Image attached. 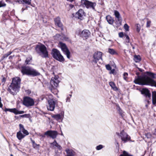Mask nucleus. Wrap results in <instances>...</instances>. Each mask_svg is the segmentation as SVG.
<instances>
[{
  "instance_id": "nucleus-17",
  "label": "nucleus",
  "mask_w": 156,
  "mask_h": 156,
  "mask_svg": "<svg viewBox=\"0 0 156 156\" xmlns=\"http://www.w3.org/2000/svg\"><path fill=\"white\" fill-rule=\"evenodd\" d=\"M67 155L66 156H74L75 155V152L72 149L67 148L65 150Z\"/></svg>"
},
{
  "instance_id": "nucleus-30",
  "label": "nucleus",
  "mask_w": 156,
  "mask_h": 156,
  "mask_svg": "<svg viewBox=\"0 0 156 156\" xmlns=\"http://www.w3.org/2000/svg\"><path fill=\"white\" fill-rule=\"evenodd\" d=\"M14 2H18L19 4H27V3L25 2V0H13Z\"/></svg>"
},
{
  "instance_id": "nucleus-45",
  "label": "nucleus",
  "mask_w": 156,
  "mask_h": 156,
  "mask_svg": "<svg viewBox=\"0 0 156 156\" xmlns=\"http://www.w3.org/2000/svg\"><path fill=\"white\" fill-rule=\"evenodd\" d=\"M119 37H122L123 36V34L122 32H120L119 33Z\"/></svg>"
},
{
  "instance_id": "nucleus-44",
  "label": "nucleus",
  "mask_w": 156,
  "mask_h": 156,
  "mask_svg": "<svg viewBox=\"0 0 156 156\" xmlns=\"http://www.w3.org/2000/svg\"><path fill=\"white\" fill-rule=\"evenodd\" d=\"M31 0H25V2L27 3V4L30 5L31 3Z\"/></svg>"
},
{
  "instance_id": "nucleus-22",
  "label": "nucleus",
  "mask_w": 156,
  "mask_h": 156,
  "mask_svg": "<svg viewBox=\"0 0 156 156\" xmlns=\"http://www.w3.org/2000/svg\"><path fill=\"white\" fill-rule=\"evenodd\" d=\"M152 103L154 105L156 103V92L154 91L152 93Z\"/></svg>"
},
{
  "instance_id": "nucleus-52",
  "label": "nucleus",
  "mask_w": 156,
  "mask_h": 156,
  "mask_svg": "<svg viewBox=\"0 0 156 156\" xmlns=\"http://www.w3.org/2000/svg\"><path fill=\"white\" fill-rule=\"evenodd\" d=\"M150 133H147V135H146V136H150Z\"/></svg>"
},
{
  "instance_id": "nucleus-38",
  "label": "nucleus",
  "mask_w": 156,
  "mask_h": 156,
  "mask_svg": "<svg viewBox=\"0 0 156 156\" xmlns=\"http://www.w3.org/2000/svg\"><path fill=\"white\" fill-rule=\"evenodd\" d=\"M103 147V146L102 145H99L98 146H97L96 147V149L97 150H99L102 148Z\"/></svg>"
},
{
  "instance_id": "nucleus-15",
  "label": "nucleus",
  "mask_w": 156,
  "mask_h": 156,
  "mask_svg": "<svg viewBox=\"0 0 156 156\" xmlns=\"http://www.w3.org/2000/svg\"><path fill=\"white\" fill-rule=\"evenodd\" d=\"M55 24L58 27L61 28L62 30H63V26L62 25L59 17H57L54 19Z\"/></svg>"
},
{
  "instance_id": "nucleus-13",
  "label": "nucleus",
  "mask_w": 156,
  "mask_h": 156,
  "mask_svg": "<svg viewBox=\"0 0 156 156\" xmlns=\"http://www.w3.org/2000/svg\"><path fill=\"white\" fill-rule=\"evenodd\" d=\"M4 111L5 112L9 111L10 112L13 113L15 114H22L24 113L23 111H19L15 108H5L4 109Z\"/></svg>"
},
{
  "instance_id": "nucleus-1",
  "label": "nucleus",
  "mask_w": 156,
  "mask_h": 156,
  "mask_svg": "<svg viewBox=\"0 0 156 156\" xmlns=\"http://www.w3.org/2000/svg\"><path fill=\"white\" fill-rule=\"evenodd\" d=\"M147 73L148 76H138L135 79L134 82L140 85H149L156 87V81L150 77L154 78V74L149 72H147Z\"/></svg>"
},
{
  "instance_id": "nucleus-32",
  "label": "nucleus",
  "mask_w": 156,
  "mask_h": 156,
  "mask_svg": "<svg viewBox=\"0 0 156 156\" xmlns=\"http://www.w3.org/2000/svg\"><path fill=\"white\" fill-rule=\"evenodd\" d=\"M136 30L137 32H139L140 30V26L139 24H136Z\"/></svg>"
},
{
  "instance_id": "nucleus-61",
  "label": "nucleus",
  "mask_w": 156,
  "mask_h": 156,
  "mask_svg": "<svg viewBox=\"0 0 156 156\" xmlns=\"http://www.w3.org/2000/svg\"><path fill=\"white\" fill-rule=\"evenodd\" d=\"M61 135L62 136H63V135L62 133V134Z\"/></svg>"
},
{
  "instance_id": "nucleus-18",
  "label": "nucleus",
  "mask_w": 156,
  "mask_h": 156,
  "mask_svg": "<svg viewBox=\"0 0 156 156\" xmlns=\"http://www.w3.org/2000/svg\"><path fill=\"white\" fill-rule=\"evenodd\" d=\"M141 93L144 94L146 97H148V98H150L151 97V94L147 89H143L141 90Z\"/></svg>"
},
{
  "instance_id": "nucleus-21",
  "label": "nucleus",
  "mask_w": 156,
  "mask_h": 156,
  "mask_svg": "<svg viewBox=\"0 0 156 156\" xmlns=\"http://www.w3.org/2000/svg\"><path fill=\"white\" fill-rule=\"evenodd\" d=\"M106 19L108 23L110 24H112L113 22V20L109 15H108L106 17Z\"/></svg>"
},
{
  "instance_id": "nucleus-43",
  "label": "nucleus",
  "mask_w": 156,
  "mask_h": 156,
  "mask_svg": "<svg viewBox=\"0 0 156 156\" xmlns=\"http://www.w3.org/2000/svg\"><path fill=\"white\" fill-rule=\"evenodd\" d=\"M31 59V58H27L25 61V62L27 64H28Z\"/></svg>"
},
{
  "instance_id": "nucleus-14",
  "label": "nucleus",
  "mask_w": 156,
  "mask_h": 156,
  "mask_svg": "<svg viewBox=\"0 0 156 156\" xmlns=\"http://www.w3.org/2000/svg\"><path fill=\"white\" fill-rule=\"evenodd\" d=\"M90 33L89 30H83L81 33V36L87 39L90 35Z\"/></svg>"
},
{
  "instance_id": "nucleus-24",
  "label": "nucleus",
  "mask_w": 156,
  "mask_h": 156,
  "mask_svg": "<svg viewBox=\"0 0 156 156\" xmlns=\"http://www.w3.org/2000/svg\"><path fill=\"white\" fill-rule=\"evenodd\" d=\"M30 140L32 143V146L34 148H39L40 146V145L36 144L35 142V141L32 140L31 138H30Z\"/></svg>"
},
{
  "instance_id": "nucleus-42",
  "label": "nucleus",
  "mask_w": 156,
  "mask_h": 156,
  "mask_svg": "<svg viewBox=\"0 0 156 156\" xmlns=\"http://www.w3.org/2000/svg\"><path fill=\"white\" fill-rule=\"evenodd\" d=\"M51 144H52L53 145L56 147V146L58 144L57 143L55 140L52 143H51Z\"/></svg>"
},
{
  "instance_id": "nucleus-9",
  "label": "nucleus",
  "mask_w": 156,
  "mask_h": 156,
  "mask_svg": "<svg viewBox=\"0 0 156 156\" xmlns=\"http://www.w3.org/2000/svg\"><path fill=\"white\" fill-rule=\"evenodd\" d=\"M59 82L58 76H55L51 78L50 81V84L52 87L51 89V91L58 86Z\"/></svg>"
},
{
  "instance_id": "nucleus-56",
  "label": "nucleus",
  "mask_w": 156,
  "mask_h": 156,
  "mask_svg": "<svg viewBox=\"0 0 156 156\" xmlns=\"http://www.w3.org/2000/svg\"><path fill=\"white\" fill-rule=\"evenodd\" d=\"M155 134L156 135V129L155 130Z\"/></svg>"
},
{
  "instance_id": "nucleus-5",
  "label": "nucleus",
  "mask_w": 156,
  "mask_h": 156,
  "mask_svg": "<svg viewBox=\"0 0 156 156\" xmlns=\"http://www.w3.org/2000/svg\"><path fill=\"white\" fill-rule=\"evenodd\" d=\"M51 54L53 58L60 62H63L65 60L63 56L61 54L60 51L57 49H53Z\"/></svg>"
},
{
  "instance_id": "nucleus-62",
  "label": "nucleus",
  "mask_w": 156,
  "mask_h": 156,
  "mask_svg": "<svg viewBox=\"0 0 156 156\" xmlns=\"http://www.w3.org/2000/svg\"><path fill=\"white\" fill-rule=\"evenodd\" d=\"M9 55V54L8 55H7V56H8Z\"/></svg>"
},
{
  "instance_id": "nucleus-7",
  "label": "nucleus",
  "mask_w": 156,
  "mask_h": 156,
  "mask_svg": "<svg viewBox=\"0 0 156 156\" xmlns=\"http://www.w3.org/2000/svg\"><path fill=\"white\" fill-rule=\"evenodd\" d=\"M34 104V100L32 98L28 97H26L24 98L23 104L26 107L33 106Z\"/></svg>"
},
{
  "instance_id": "nucleus-31",
  "label": "nucleus",
  "mask_w": 156,
  "mask_h": 156,
  "mask_svg": "<svg viewBox=\"0 0 156 156\" xmlns=\"http://www.w3.org/2000/svg\"><path fill=\"white\" fill-rule=\"evenodd\" d=\"M52 117L57 120H58L61 119V115L59 114L54 115L52 116Z\"/></svg>"
},
{
  "instance_id": "nucleus-60",
  "label": "nucleus",
  "mask_w": 156,
  "mask_h": 156,
  "mask_svg": "<svg viewBox=\"0 0 156 156\" xmlns=\"http://www.w3.org/2000/svg\"><path fill=\"white\" fill-rule=\"evenodd\" d=\"M126 44L127 45H129V44Z\"/></svg>"
},
{
  "instance_id": "nucleus-27",
  "label": "nucleus",
  "mask_w": 156,
  "mask_h": 156,
  "mask_svg": "<svg viewBox=\"0 0 156 156\" xmlns=\"http://www.w3.org/2000/svg\"><path fill=\"white\" fill-rule=\"evenodd\" d=\"M119 156H133L132 154H130L126 151H123L122 154H121Z\"/></svg>"
},
{
  "instance_id": "nucleus-58",
  "label": "nucleus",
  "mask_w": 156,
  "mask_h": 156,
  "mask_svg": "<svg viewBox=\"0 0 156 156\" xmlns=\"http://www.w3.org/2000/svg\"><path fill=\"white\" fill-rule=\"evenodd\" d=\"M24 9H22V11H23L24 10Z\"/></svg>"
},
{
  "instance_id": "nucleus-59",
  "label": "nucleus",
  "mask_w": 156,
  "mask_h": 156,
  "mask_svg": "<svg viewBox=\"0 0 156 156\" xmlns=\"http://www.w3.org/2000/svg\"><path fill=\"white\" fill-rule=\"evenodd\" d=\"M117 145H119V143H118V142H117Z\"/></svg>"
},
{
  "instance_id": "nucleus-10",
  "label": "nucleus",
  "mask_w": 156,
  "mask_h": 156,
  "mask_svg": "<svg viewBox=\"0 0 156 156\" xmlns=\"http://www.w3.org/2000/svg\"><path fill=\"white\" fill-rule=\"evenodd\" d=\"M102 53L100 51L95 52L93 55L94 59L92 62L94 63H96L98 60L100 59L102 60Z\"/></svg>"
},
{
  "instance_id": "nucleus-49",
  "label": "nucleus",
  "mask_w": 156,
  "mask_h": 156,
  "mask_svg": "<svg viewBox=\"0 0 156 156\" xmlns=\"http://www.w3.org/2000/svg\"><path fill=\"white\" fill-rule=\"evenodd\" d=\"M2 82H5V78H3L2 80Z\"/></svg>"
},
{
  "instance_id": "nucleus-39",
  "label": "nucleus",
  "mask_w": 156,
  "mask_h": 156,
  "mask_svg": "<svg viewBox=\"0 0 156 156\" xmlns=\"http://www.w3.org/2000/svg\"><path fill=\"white\" fill-rule=\"evenodd\" d=\"M6 4L2 1L0 2V7L5 6Z\"/></svg>"
},
{
  "instance_id": "nucleus-29",
  "label": "nucleus",
  "mask_w": 156,
  "mask_h": 156,
  "mask_svg": "<svg viewBox=\"0 0 156 156\" xmlns=\"http://www.w3.org/2000/svg\"><path fill=\"white\" fill-rule=\"evenodd\" d=\"M134 60L136 62H139L140 60V56L139 55H135L134 56Z\"/></svg>"
},
{
  "instance_id": "nucleus-53",
  "label": "nucleus",
  "mask_w": 156,
  "mask_h": 156,
  "mask_svg": "<svg viewBox=\"0 0 156 156\" xmlns=\"http://www.w3.org/2000/svg\"><path fill=\"white\" fill-rule=\"evenodd\" d=\"M139 70H140V71L141 72H142V70L141 69H139Z\"/></svg>"
},
{
  "instance_id": "nucleus-20",
  "label": "nucleus",
  "mask_w": 156,
  "mask_h": 156,
  "mask_svg": "<svg viewBox=\"0 0 156 156\" xmlns=\"http://www.w3.org/2000/svg\"><path fill=\"white\" fill-rule=\"evenodd\" d=\"M19 126L20 127V131L18 132L17 133V136H24L22 133L21 132V131L22 130H23V129H24V128L23 126V125L21 124H20L19 125Z\"/></svg>"
},
{
  "instance_id": "nucleus-28",
  "label": "nucleus",
  "mask_w": 156,
  "mask_h": 156,
  "mask_svg": "<svg viewBox=\"0 0 156 156\" xmlns=\"http://www.w3.org/2000/svg\"><path fill=\"white\" fill-rule=\"evenodd\" d=\"M117 135L119 136H127L128 135L123 130H122L119 135V133H117Z\"/></svg>"
},
{
  "instance_id": "nucleus-41",
  "label": "nucleus",
  "mask_w": 156,
  "mask_h": 156,
  "mask_svg": "<svg viewBox=\"0 0 156 156\" xmlns=\"http://www.w3.org/2000/svg\"><path fill=\"white\" fill-rule=\"evenodd\" d=\"M106 68V69L108 70H110L111 69V67L108 64L106 65L105 66Z\"/></svg>"
},
{
  "instance_id": "nucleus-25",
  "label": "nucleus",
  "mask_w": 156,
  "mask_h": 156,
  "mask_svg": "<svg viewBox=\"0 0 156 156\" xmlns=\"http://www.w3.org/2000/svg\"><path fill=\"white\" fill-rule=\"evenodd\" d=\"M109 84L114 90L115 91L117 90L118 89L116 87L115 84L114 83L112 82H111L109 83Z\"/></svg>"
},
{
  "instance_id": "nucleus-2",
  "label": "nucleus",
  "mask_w": 156,
  "mask_h": 156,
  "mask_svg": "<svg viewBox=\"0 0 156 156\" xmlns=\"http://www.w3.org/2000/svg\"><path fill=\"white\" fill-rule=\"evenodd\" d=\"M21 80L19 77L12 79V82L9 87V91L13 95L16 94L20 87Z\"/></svg>"
},
{
  "instance_id": "nucleus-4",
  "label": "nucleus",
  "mask_w": 156,
  "mask_h": 156,
  "mask_svg": "<svg viewBox=\"0 0 156 156\" xmlns=\"http://www.w3.org/2000/svg\"><path fill=\"white\" fill-rule=\"evenodd\" d=\"M35 50L42 57H48V52L46 47L44 45H37L35 48Z\"/></svg>"
},
{
  "instance_id": "nucleus-11",
  "label": "nucleus",
  "mask_w": 156,
  "mask_h": 156,
  "mask_svg": "<svg viewBox=\"0 0 156 156\" xmlns=\"http://www.w3.org/2000/svg\"><path fill=\"white\" fill-rule=\"evenodd\" d=\"M85 16V13L81 9H80L75 14L76 17L81 20L83 19Z\"/></svg>"
},
{
  "instance_id": "nucleus-48",
  "label": "nucleus",
  "mask_w": 156,
  "mask_h": 156,
  "mask_svg": "<svg viewBox=\"0 0 156 156\" xmlns=\"http://www.w3.org/2000/svg\"><path fill=\"white\" fill-rule=\"evenodd\" d=\"M1 98L0 97V108H2L3 106V105L1 102Z\"/></svg>"
},
{
  "instance_id": "nucleus-36",
  "label": "nucleus",
  "mask_w": 156,
  "mask_h": 156,
  "mask_svg": "<svg viewBox=\"0 0 156 156\" xmlns=\"http://www.w3.org/2000/svg\"><path fill=\"white\" fill-rule=\"evenodd\" d=\"M151 23V21L147 19L146 24V27H149L150 26Z\"/></svg>"
},
{
  "instance_id": "nucleus-40",
  "label": "nucleus",
  "mask_w": 156,
  "mask_h": 156,
  "mask_svg": "<svg viewBox=\"0 0 156 156\" xmlns=\"http://www.w3.org/2000/svg\"><path fill=\"white\" fill-rule=\"evenodd\" d=\"M72 95L69 94V96H68L66 99V102H70V98L71 97Z\"/></svg>"
},
{
  "instance_id": "nucleus-16",
  "label": "nucleus",
  "mask_w": 156,
  "mask_h": 156,
  "mask_svg": "<svg viewBox=\"0 0 156 156\" xmlns=\"http://www.w3.org/2000/svg\"><path fill=\"white\" fill-rule=\"evenodd\" d=\"M45 135H48L49 136H56L58 135L57 132L55 131H48L45 133Z\"/></svg>"
},
{
  "instance_id": "nucleus-47",
  "label": "nucleus",
  "mask_w": 156,
  "mask_h": 156,
  "mask_svg": "<svg viewBox=\"0 0 156 156\" xmlns=\"http://www.w3.org/2000/svg\"><path fill=\"white\" fill-rule=\"evenodd\" d=\"M111 70V71L110 72V74H111V73L113 74L114 73L115 71V70L114 69H111V70Z\"/></svg>"
},
{
  "instance_id": "nucleus-55",
  "label": "nucleus",
  "mask_w": 156,
  "mask_h": 156,
  "mask_svg": "<svg viewBox=\"0 0 156 156\" xmlns=\"http://www.w3.org/2000/svg\"><path fill=\"white\" fill-rule=\"evenodd\" d=\"M24 115H21V117H24Z\"/></svg>"
},
{
  "instance_id": "nucleus-50",
  "label": "nucleus",
  "mask_w": 156,
  "mask_h": 156,
  "mask_svg": "<svg viewBox=\"0 0 156 156\" xmlns=\"http://www.w3.org/2000/svg\"><path fill=\"white\" fill-rule=\"evenodd\" d=\"M17 138H18V139L20 140H21L22 139H23L24 137H17Z\"/></svg>"
},
{
  "instance_id": "nucleus-57",
  "label": "nucleus",
  "mask_w": 156,
  "mask_h": 156,
  "mask_svg": "<svg viewBox=\"0 0 156 156\" xmlns=\"http://www.w3.org/2000/svg\"><path fill=\"white\" fill-rule=\"evenodd\" d=\"M10 156H13V155L12 154H10Z\"/></svg>"
},
{
  "instance_id": "nucleus-23",
  "label": "nucleus",
  "mask_w": 156,
  "mask_h": 156,
  "mask_svg": "<svg viewBox=\"0 0 156 156\" xmlns=\"http://www.w3.org/2000/svg\"><path fill=\"white\" fill-rule=\"evenodd\" d=\"M122 141L126 143L128 141L133 142L134 141H132L130 140V137H121Z\"/></svg>"
},
{
  "instance_id": "nucleus-35",
  "label": "nucleus",
  "mask_w": 156,
  "mask_h": 156,
  "mask_svg": "<svg viewBox=\"0 0 156 156\" xmlns=\"http://www.w3.org/2000/svg\"><path fill=\"white\" fill-rule=\"evenodd\" d=\"M124 28L126 31H129V26L126 23L124 24Z\"/></svg>"
},
{
  "instance_id": "nucleus-6",
  "label": "nucleus",
  "mask_w": 156,
  "mask_h": 156,
  "mask_svg": "<svg viewBox=\"0 0 156 156\" xmlns=\"http://www.w3.org/2000/svg\"><path fill=\"white\" fill-rule=\"evenodd\" d=\"M81 4L84 5L85 6L87 9H91L95 11V7L96 6V4L94 2H92L87 0H81Z\"/></svg>"
},
{
  "instance_id": "nucleus-34",
  "label": "nucleus",
  "mask_w": 156,
  "mask_h": 156,
  "mask_svg": "<svg viewBox=\"0 0 156 156\" xmlns=\"http://www.w3.org/2000/svg\"><path fill=\"white\" fill-rule=\"evenodd\" d=\"M125 36L126 37V43H129V36L127 35H125Z\"/></svg>"
},
{
  "instance_id": "nucleus-33",
  "label": "nucleus",
  "mask_w": 156,
  "mask_h": 156,
  "mask_svg": "<svg viewBox=\"0 0 156 156\" xmlns=\"http://www.w3.org/2000/svg\"><path fill=\"white\" fill-rule=\"evenodd\" d=\"M24 134V136L28 135L29 134V133L26 130H25V129L22 130L21 131Z\"/></svg>"
},
{
  "instance_id": "nucleus-63",
  "label": "nucleus",
  "mask_w": 156,
  "mask_h": 156,
  "mask_svg": "<svg viewBox=\"0 0 156 156\" xmlns=\"http://www.w3.org/2000/svg\"><path fill=\"white\" fill-rule=\"evenodd\" d=\"M147 137V138H148L149 137Z\"/></svg>"
},
{
  "instance_id": "nucleus-51",
  "label": "nucleus",
  "mask_w": 156,
  "mask_h": 156,
  "mask_svg": "<svg viewBox=\"0 0 156 156\" xmlns=\"http://www.w3.org/2000/svg\"><path fill=\"white\" fill-rule=\"evenodd\" d=\"M130 44L132 46V48L134 49V47L132 45L131 43H130Z\"/></svg>"
},
{
  "instance_id": "nucleus-26",
  "label": "nucleus",
  "mask_w": 156,
  "mask_h": 156,
  "mask_svg": "<svg viewBox=\"0 0 156 156\" xmlns=\"http://www.w3.org/2000/svg\"><path fill=\"white\" fill-rule=\"evenodd\" d=\"M108 52L111 55H115L117 54L116 52L113 49L109 48L108 49Z\"/></svg>"
},
{
  "instance_id": "nucleus-46",
  "label": "nucleus",
  "mask_w": 156,
  "mask_h": 156,
  "mask_svg": "<svg viewBox=\"0 0 156 156\" xmlns=\"http://www.w3.org/2000/svg\"><path fill=\"white\" fill-rule=\"evenodd\" d=\"M56 147L58 149L60 150H61L62 149V147L61 146L58 144L56 146Z\"/></svg>"
},
{
  "instance_id": "nucleus-37",
  "label": "nucleus",
  "mask_w": 156,
  "mask_h": 156,
  "mask_svg": "<svg viewBox=\"0 0 156 156\" xmlns=\"http://www.w3.org/2000/svg\"><path fill=\"white\" fill-rule=\"evenodd\" d=\"M128 75V74L127 73H125L123 74V78L126 80H127Z\"/></svg>"
},
{
  "instance_id": "nucleus-8",
  "label": "nucleus",
  "mask_w": 156,
  "mask_h": 156,
  "mask_svg": "<svg viewBox=\"0 0 156 156\" xmlns=\"http://www.w3.org/2000/svg\"><path fill=\"white\" fill-rule=\"evenodd\" d=\"M59 47L61 49L63 52L66 55L67 58H70V52L67 48L66 45L62 42H60L59 43Z\"/></svg>"
},
{
  "instance_id": "nucleus-12",
  "label": "nucleus",
  "mask_w": 156,
  "mask_h": 156,
  "mask_svg": "<svg viewBox=\"0 0 156 156\" xmlns=\"http://www.w3.org/2000/svg\"><path fill=\"white\" fill-rule=\"evenodd\" d=\"M48 104L47 106V109L48 110L51 111H53L55 107V105L57 104V101H54L53 100L51 99L48 101Z\"/></svg>"
},
{
  "instance_id": "nucleus-54",
  "label": "nucleus",
  "mask_w": 156,
  "mask_h": 156,
  "mask_svg": "<svg viewBox=\"0 0 156 156\" xmlns=\"http://www.w3.org/2000/svg\"><path fill=\"white\" fill-rule=\"evenodd\" d=\"M51 138H52L53 139H54L56 137H51Z\"/></svg>"
},
{
  "instance_id": "nucleus-3",
  "label": "nucleus",
  "mask_w": 156,
  "mask_h": 156,
  "mask_svg": "<svg viewBox=\"0 0 156 156\" xmlns=\"http://www.w3.org/2000/svg\"><path fill=\"white\" fill-rule=\"evenodd\" d=\"M21 72L23 74L35 76L39 75L40 73L35 69L29 67H22Z\"/></svg>"
},
{
  "instance_id": "nucleus-19",
  "label": "nucleus",
  "mask_w": 156,
  "mask_h": 156,
  "mask_svg": "<svg viewBox=\"0 0 156 156\" xmlns=\"http://www.w3.org/2000/svg\"><path fill=\"white\" fill-rule=\"evenodd\" d=\"M114 14L115 17L117 19V20L121 22L122 21V19L120 16L119 12L116 10L114 11Z\"/></svg>"
}]
</instances>
